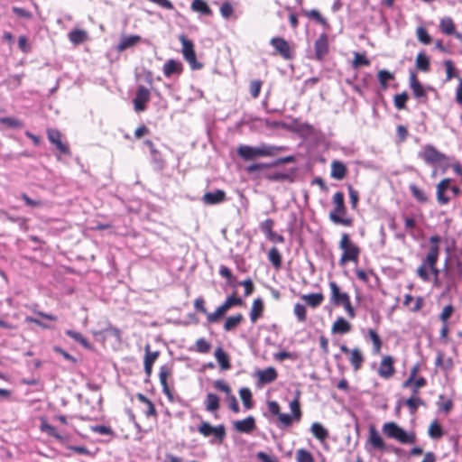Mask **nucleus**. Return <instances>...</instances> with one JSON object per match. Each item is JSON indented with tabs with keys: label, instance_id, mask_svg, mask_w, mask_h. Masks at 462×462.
<instances>
[{
	"label": "nucleus",
	"instance_id": "obj_1",
	"mask_svg": "<svg viewBox=\"0 0 462 462\" xmlns=\"http://www.w3.org/2000/svg\"><path fill=\"white\" fill-rule=\"evenodd\" d=\"M284 150L283 146L261 143L258 146L241 144L237 147V155L244 161H253L261 157H273Z\"/></svg>",
	"mask_w": 462,
	"mask_h": 462
},
{
	"label": "nucleus",
	"instance_id": "obj_2",
	"mask_svg": "<svg viewBox=\"0 0 462 462\" xmlns=\"http://www.w3.org/2000/svg\"><path fill=\"white\" fill-rule=\"evenodd\" d=\"M332 202L334 204V208L328 215L330 221L336 225L351 226L353 225V219L350 217H347V209L345 205L344 194L341 191L336 192L333 195Z\"/></svg>",
	"mask_w": 462,
	"mask_h": 462
},
{
	"label": "nucleus",
	"instance_id": "obj_3",
	"mask_svg": "<svg viewBox=\"0 0 462 462\" xmlns=\"http://www.w3.org/2000/svg\"><path fill=\"white\" fill-rule=\"evenodd\" d=\"M382 430L386 437L393 439L402 444H413L416 441L415 432H407L393 421L384 423Z\"/></svg>",
	"mask_w": 462,
	"mask_h": 462
},
{
	"label": "nucleus",
	"instance_id": "obj_4",
	"mask_svg": "<svg viewBox=\"0 0 462 462\" xmlns=\"http://www.w3.org/2000/svg\"><path fill=\"white\" fill-rule=\"evenodd\" d=\"M418 156L429 165L444 163L445 167L443 171L448 167V157L443 152L438 151L432 144L424 145Z\"/></svg>",
	"mask_w": 462,
	"mask_h": 462
},
{
	"label": "nucleus",
	"instance_id": "obj_5",
	"mask_svg": "<svg viewBox=\"0 0 462 462\" xmlns=\"http://www.w3.org/2000/svg\"><path fill=\"white\" fill-rule=\"evenodd\" d=\"M339 248L343 250V254L339 260V264L344 265L346 262H357L359 248L350 242L347 234H343L339 242Z\"/></svg>",
	"mask_w": 462,
	"mask_h": 462
},
{
	"label": "nucleus",
	"instance_id": "obj_6",
	"mask_svg": "<svg viewBox=\"0 0 462 462\" xmlns=\"http://www.w3.org/2000/svg\"><path fill=\"white\" fill-rule=\"evenodd\" d=\"M179 40L182 45V55L186 61L189 64L192 69H199L202 64L197 61L196 53L194 51V44L190 40H188L184 34L179 36Z\"/></svg>",
	"mask_w": 462,
	"mask_h": 462
},
{
	"label": "nucleus",
	"instance_id": "obj_7",
	"mask_svg": "<svg viewBox=\"0 0 462 462\" xmlns=\"http://www.w3.org/2000/svg\"><path fill=\"white\" fill-rule=\"evenodd\" d=\"M198 431L202 434L204 437H209L210 435H214L217 440L220 442L226 437V429L224 425H218L217 427H213L207 421H203L199 427L198 428Z\"/></svg>",
	"mask_w": 462,
	"mask_h": 462
},
{
	"label": "nucleus",
	"instance_id": "obj_8",
	"mask_svg": "<svg viewBox=\"0 0 462 462\" xmlns=\"http://www.w3.org/2000/svg\"><path fill=\"white\" fill-rule=\"evenodd\" d=\"M214 388L221 391L226 393V400L229 403V408L234 412H239V406L237 403V400L234 394H232V391L230 386L223 380H217L214 382Z\"/></svg>",
	"mask_w": 462,
	"mask_h": 462
},
{
	"label": "nucleus",
	"instance_id": "obj_9",
	"mask_svg": "<svg viewBox=\"0 0 462 462\" xmlns=\"http://www.w3.org/2000/svg\"><path fill=\"white\" fill-rule=\"evenodd\" d=\"M270 43L283 59H292L293 55L291 47L283 38L274 37L271 40Z\"/></svg>",
	"mask_w": 462,
	"mask_h": 462
},
{
	"label": "nucleus",
	"instance_id": "obj_10",
	"mask_svg": "<svg viewBox=\"0 0 462 462\" xmlns=\"http://www.w3.org/2000/svg\"><path fill=\"white\" fill-rule=\"evenodd\" d=\"M47 136L49 141L56 146L60 153L70 154L69 146L61 142V134L58 130L47 129Z\"/></svg>",
	"mask_w": 462,
	"mask_h": 462
},
{
	"label": "nucleus",
	"instance_id": "obj_11",
	"mask_svg": "<svg viewBox=\"0 0 462 462\" xmlns=\"http://www.w3.org/2000/svg\"><path fill=\"white\" fill-rule=\"evenodd\" d=\"M150 99V91L144 86H139L134 99V109L137 112L145 110V104Z\"/></svg>",
	"mask_w": 462,
	"mask_h": 462
},
{
	"label": "nucleus",
	"instance_id": "obj_12",
	"mask_svg": "<svg viewBox=\"0 0 462 462\" xmlns=\"http://www.w3.org/2000/svg\"><path fill=\"white\" fill-rule=\"evenodd\" d=\"M367 442L374 449L381 451H384L386 449V445L383 439L374 425L369 427Z\"/></svg>",
	"mask_w": 462,
	"mask_h": 462
},
{
	"label": "nucleus",
	"instance_id": "obj_13",
	"mask_svg": "<svg viewBox=\"0 0 462 462\" xmlns=\"http://www.w3.org/2000/svg\"><path fill=\"white\" fill-rule=\"evenodd\" d=\"M394 372L393 358L391 356H383L378 368V374L383 378L388 379L393 375Z\"/></svg>",
	"mask_w": 462,
	"mask_h": 462
},
{
	"label": "nucleus",
	"instance_id": "obj_14",
	"mask_svg": "<svg viewBox=\"0 0 462 462\" xmlns=\"http://www.w3.org/2000/svg\"><path fill=\"white\" fill-rule=\"evenodd\" d=\"M410 88L412 90L413 96L418 99H422L423 102L427 100V93L421 83L417 79L415 73L411 72L409 79Z\"/></svg>",
	"mask_w": 462,
	"mask_h": 462
},
{
	"label": "nucleus",
	"instance_id": "obj_15",
	"mask_svg": "<svg viewBox=\"0 0 462 462\" xmlns=\"http://www.w3.org/2000/svg\"><path fill=\"white\" fill-rule=\"evenodd\" d=\"M315 55L321 60L328 52V40L326 33H322L314 43Z\"/></svg>",
	"mask_w": 462,
	"mask_h": 462
},
{
	"label": "nucleus",
	"instance_id": "obj_16",
	"mask_svg": "<svg viewBox=\"0 0 462 462\" xmlns=\"http://www.w3.org/2000/svg\"><path fill=\"white\" fill-rule=\"evenodd\" d=\"M171 368L168 365H162L160 368V383L162 386V392L167 396V398L172 402L173 401V394L171 391L170 390L168 383H167V378L171 376Z\"/></svg>",
	"mask_w": 462,
	"mask_h": 462
},
{
	"label": "nucleus",
	"instance_id": "obj_17",
	"mask_svg": "<svg viewBox=\"0 0 462 462\" xmlns=\"http://www.w3.org/2000/svg\"><path fill=\"white\" fill-rule=\"evenodd\" d=\"M226 195L224 190L216 189L215 191L212 192H206L202 196L201 200L205 205H216L222 203L223 201L226 200Z\"/></svg>",
	"mask_w": 462,
	"mask_h": 462
},
{
	"label": "nucleus",
	"instance_id": "obj_18",
	"mask_svg": "<svg viewBox=\"0 0 462 462\" xmlns=\"http://www.w3.org/2000/svg\"><path fill=\"white\" fill-rule=\"evenodd\" d=\"M450 183L451 180L445 178L437 185V200L441 205H446L449 202V198L445 195V192L450 188Z\"/></svg>",
	"mask_w": 462,
	"mask_h": 462
},
{
	"label": "nucleus",
	"instance_id": "obj_19",
	"mask_svg": "<svg viewBox=\"0 0 462 462\" xmlns=\"http://www.w3.org/2000/svg\"><path fill=\"white\" fill-rule=\"evenodd\" d=\"M234 429L241 433H250L255 429V420L253 416L236 420L233 423Z\"/></svg>",
	"mask_w": 462,
	"mask_h": 462
},
{
	"label": "nucleus",
	"instance_id": "obj_20",
	"mask_svg": "<svg viewBox=\"0 0 462 462\" xmlns=\"http://www.w3.org/2000/svg\"><path fill=\"white\" fill-rule=\"evenodd\" d=\"M183 70V66L181 62L177 61L175 60H168L162 68L163 75L166 78H170L172 75H180Z\"/></svg>",
	"mask_w": 462,
	"mask_h": 462
},
{
	"label": "nucleus",
	"instance_id": "obj_21",
	"mask_svg": "<svg viewBox=\"0 0 462 462\" xmlns=\"http://www.w3.org/2000/svg\"><path fill=\"white\" fill-rule=\"evenodd\" d=\"M329 288L331 291V301L335 305H342L347 299H349V295L346 292L340 291L339 287L335 282H329Z\"/></svg>",
	"mask_w": 462,
	"mask_h": 462
},
{
	"label": "nucleus",
	"instance_id": "obj_22",
	"mask_svg": "<svg viewBox=\"0 0 462 462\" xmlns=\"http://www.w3.org/2000/svg\"><path fill=\"white\" fill-rule=\"evenodd\" d=\"M352 325L343 317H338L332 325L331 332L333 334H347L351 331Z\"/></svg>",
	"mask_w": 462,
	"mask_h": 462
},
{
	"label": "nucleus",
	"instance_id": "obj_23",
	"mask_svg": "<svg viewBox=\"0 0 462 462\" xmlns=\"http://www.w3.org/2000/svg\"><path fill=\"white\" fill-rule=\"evenodd\" d=\"M141 42V37L139 35H124L121 37L119 43L116 46V51L121 52L129 49L138 42Z\"/></svg>",
	"mask_w": 462,
	"mask_h": 462
},
{
	"label": "nucleus",
	"instance_id": "obj_24",
	"mask_svg": "<svg viewBox=\"0 0 462 462\" xmlns=\"http://www.w3.org/2000/svg\"><path fill=\"white\" fill-rule=\"evenodd\" d=\"M346 172L347 169L342 162L335 160L331 162V178L341 180L346 177Z\"/></svg>",
	"mask_w": 462,
	"mask_h": 462
},
{
	"label": "nucleus",
	"instance_id": "obj_25",
	"mask_svg": "<svg viewBox=\"0 0 462 462\" xmlns=\"http://www.w3.org/2000/svg\"><path fill=\"white\" fill-rule=\"evenodd\" d=\"M145 144L149 147L152 156V163L154 164V169L157 171H162L165 166L164 160L160 155V152L155 149L154 144L151 140H146Z\"/></svg>",
	"mask_w": 462,
	"mask_h": 462
},
{
	"label": "nucleus",
	"instance_id": "obj_26",
	"mask_svg": "<svg viewBox=\"0 0 462 462\" xmlns=\"http://www.w3.org/2000/svg\"><path fill=\"white\" fill-rule=\"evenodd\" d=\"M348 356H349V362H350L354 371H358L361 368L362 364L365 361V357H364L362 351L359 348L355 347L351 350V352L349 353Z\"/></svg>",
	"mask_w": 462,
	"mask_h": 462
},
{
	"label": "nucleus",
	"instance_id": "obj_27",
	"mask_svg": "<svg viewBox=\"0 0 462 462\" xmlns=\"http://www.w3.org/2000/svg\"><path fill=\"white\" fill-rule=\"evenodd\" d=\"M263 309L264 305L261 298L254 300L250 310V319L252 323H255L257 319L263 315Z\"/></svg>",
	"mask_w": 462,
	"mask_h": 462
},
{
	"label": "nucleus",
	"instance_id": "obj_28",
	"mask_svg": "<svg viewBox=\"0 0 462 462\" xmlns=\"http://www.w3.org/2000/svg\"><path fill=\"white\" fill-rule=\"evenodd\" d=\"M277 375L278 374H277L275 368H273L272 366L267 367L264 370H260L257 372L258 379L262 383H270L275 381L277 378Z\"/></svg>",
	"mask_w": 462,
	"mask_h": 462
},
{
	"label": "nucleus",
	"instance_id": "obj_29",
	"mask_svg": "<svg viewBox=\"0 0 462 462\" xmlns=\"http://www.w3.org/2000/svg\"><path fill=\"white\" fill-rule=\"evenodd\" d=\"M69 40L74 45H79L85 42L88 39V32L82 29H74L68 34Z\"/></svg>",
	"mask_w": 462,
	"mask_h": 462
},
{
	"label": "nucleus",
	"instance_id": "obj_30",
	"mask_svg": "<svg viewBox=\"0 0 462 462\" xmlns=\"http://www.w3.org/2000/svg\"><path fill=\"white\" fill-rule=\"evenodd\" d=\"M438 259L439 255H436V248L429 250L425 257V263H428L429 269L434 274L435 278H437L439 273V270L437 268Z\"/></svg>",
	"mask_w": 462,
	"mask_h": 462
},
{
	"label": "nucleus",
	"instance_id": "obj_31",
	"mask_svg": "<svg viewBox=\"0 0 462 462\" xmlns=\"http://www.w3.org/2000/svg\"><path fill=\"white\" fill-rule=\"evenodd\" d=\"M300 298L311 308H316V307L319 306L324 300V296L320 292L319 293H311V294H303L300 296Z\"/></svg>",
	"mask_w": 462,
	"mask_h": 462
},
{
	"label": "nucleus",
	"instance_id": "obj_32",
	"mask_svg": "<svg viewBox=\"0 0 462 462\" xmlns=\"http://www.w3.org/2000/svg\"><path fill=\"white\" fill-rule=\"evenodd\" d=\"M215 357L222 370H227L230 368L231 365L229 358L222 347L219 346L216 349Z\"/></svg>",
	"mask_w": 462,
	"mask_h": 462
},
{
	"label": "nucleus",
	"instance_id": "obj_33",
	"mask_svg": "<svg viewBox=\"0 0 462 462\" xmlns=\"http://www.w3.org/2000/svg\"><path fill=\"white\" fill-rule=\"evenodd\" d=\"M205 407L208 411L214 412L219 409V398L217 394L208 393L205 400Z\"/></svg>",
	"mask_w": 462,
	"mask_h": 462
},
{
	"label": "nucleus",
	"instance_id": "obj_34",
	"mask_svg": "<svg viewBox=\"0 0 462 462\" xmlns=\"http://www.w3.org/2000/svg\"><path fill=\"white\" fill-rule=\"evenodd\" d=\"M243 319L244 317L241 313L228 317L225 321L224 329L226 331H231L235 329L243 321Z\"/></svg>",
	"mask_w": 462,
	"mask_h": 462
},
{
	"label": "nucleus",
	"instance_id": "obj_35",
	"mask_svg": "<svg viewBox=\"0 0 462 462\" xmlns=\"http://www.w3.org/2000/svg\"><path fill=\"white\" fill-rule=\"evenodd\" d=\"M310 431L319 440H324L328 437V430L319 422L312 423Z\"/></svg>",
	"mask_w": 462,
	"mask_h": 462
},
{
	"label": "nucleus",
	"instance_id": "obj_36",
	"mask_svg": "<svg viewBox=\"0 0 462 462\" xmlns=\"http://www.w3.org/2000/svg\"><path fill=\"white\" fill-rule=\"evenodd\" d=\"M411 195L420 203L428 202L429 199L425 191L420 189L416 184L411 183L409 186Z\"/></svg>",
	"mask_w": 462,
	"mask_h": 462
},
{
	"label": "nucleus",
	"instance_id": "obj_37",
	"mask_svg": "<svg viewBox=\"0 0 462 462\" xmlns=\"http://www.w3.org/2000/svg\"><path fill=\"white\" fill-rule=\"evenodd\" d=\"M428 434L431 439H438L443 436V430L438 420H433L429 427Z\"/></svg>",
	"mask_w": 462,
	"mask_h": 462
},
{
	"label": "nucleus",
	"instance_id": "obj_38",
	"mask_svg": "<svg viewBox=\"0 0 462 462\" xmlns=\"http://www.w3.org/2000/svg\"><path fill=\"white\" fill-rule=\"evenodd\" d=\"M268 260L276 269L282 266V255L276 247H272L268 252Z\"/></svg>",
	"mask_w": 462,
	"mask_h": 462
},
{
	"label": "nucleus",
	"instance_id": "obj_39",
	"mask_svg": "<svg viewBox=\"0 0 462 462\" xmlns=\"http://www.w3.org/2000/svg\"><path fill=\"white\" fill-rule=\"evenodd\" d=\"M416 68L421 71H429L430 69V59L423 53L420 52L416 57Z\"/></svg>",
	"mask_w": 462,
	"mask_h": 462
},
{
	"label": "nucleus",
	"instance_id": "obj_40",
	"mask_svg": "<svg viewBox=\"0 0 462 462\" xmlns=\"http://www.w3.org/2000/svg\"><path fill=\"white\" fill-rule=\"evenodd\" d=\"M191 9L206 15H209L211 14L210 8L203 0H193L191 3Z\"/></svg>",
	"mask_w": 462,
	"mask_h": 462
},
{
	"label": "nucleus",
	"instance_id": "obj_41",
	"mask_svg": "<svg viewBox=\"0 0 462 462\" xmlns=\"http://www.w3.org/2000/svg\"><path fill=\"white\" fill-rule=\"evenodd\" d=\"M377 78L380 82L381 88L385 90L388 88L387 81L393 80L394 79V75L386 69H381L377 73Z\"/></svg>",
	"mask_w": 462,
	"mask_h": 462
},
{
	"label": "nucleus",
	"instance_id": "obj_42",
	"mask_svg": "<svg viewBox=\"0 0 462 462\" xmlns=\"http://www.w3.org/2000/svg\"><path fill=\"white\" fill-rule=\"evenodd\" d=\"M368 336L373 343V351L374 354H379L382 347V339L380 338L379 335L376 333L374 329L368 330Z\"/></svg>",
	"mask_w": 462,
	"mask_h": 462
},
{
	"label": "nucleus",
	"instance_id": "obj_43",
	"mask_svg": "<svg viewBox=\"0 0 462 462\" xmlns=\"http://www.w3.org/2000/svg\"><path fill=\"white\" fill-rule=\"evenodd\" d=\"M440 30L443 33L450 35L455 32V25L451 18L446 17L440 21Z\"/></svg>",
	"mask_w": 462,
	"mask_h": 462
},
{
	"label": "nucleus",
	"instance_id": "obj_44",
	"mask_svg": "<svg viewBox=\"0 0 462 462\" xmlns=\"http://www.w3.org/2000/svg\"><path fill=\"white\" fill-rule=\"evenodd\" d=\"M66 335L69 336V337L73 338L75 341L79 342L81 346H83L84 347L86 348H89L90 347V344L88 343V341L87 340V338H85L83 337V335L79 332H76L74 330H66Z\"/></svg>",
	"mask_w": 462,
	"mask_h": 462
},
{
	"label": "nucleus",
	"instance_id": "obj_45",
	"mask_svg": "<svg viewBox=\"0 0 462 462\" xmlns=\"http://www.w3.org/2000/svg\"><path fill=\"white\" fill-rule=\"evenodd\" d=\"M239 394L241 397V400L244 403V406L246 409H251L253 407V402H252V393L248 388H241L239 391Z\"/></svg>",
	"mask_w": 462,
	"mask_h": 462
},
{
	"label": "nucleus",
	"instance_id": "obj_46",
	"mask_svg": "<svg viewBox=\"0 0 462 462\" xmlns=\"http://www.w3.org/2000/svg\"><path fill=\"white\" fill-rule=\"evenodd\" d=\"M41 430L44 432H47L50 436L55 438L56 439L63 442L64 438L57 431V430L47 422H42L41 424Z\"/></svg>",
	"mask_w": 462,
	"mask_h": 462
},
{
	"label": "nucleus",
	"instance_id": "obj_47",
	"mask_svg": "<svg viewBox=\"0 0 462 462\" xmlns=\"http://www.w3.org/2000/svg\"><path fill=\"white\" fill-rule=\"evenodd\" d=\"M295 458L297 462H314L312 454L305 448L298 449L296 451Z\"/></svg>",
	"mask_w": 462,
	"mask_h": 462
},
{
	"label": "nucleus",
	"instance_id": "obj_48",
	"mask_svg": "<svg viewBox=\"0 0 462 462\" xmlns=\"http://www.w3.org/2000/svg\"><path fill=\"white\" fill-rule=\"evenodd\" d=\"M405 403L411 410V413H414L418 410L419 406L425 405V402L423 400H421L419 397H414V396H411L409 399H407Z\"/></svg>",
	"mask_w": 462,
	"mask_h": 462
},
{
	"label": "nucleus",
	"instance_id": "obj_49",
	"mask_svg": "<svg viewBox=\"0 0 462 462\" xmlns=\"http://www.w3.org/2000/svg\"><path fill=\"white\" fill-rule=\"evenodd\" d=\"M226 313V310L225 309H223L220 305L218 308H217V310L214 312L207 314V320L208 323H216Z\"/></svg>",
	"mask_w": 462,
	"mask_h": 462
},
{
	"label": "nucleus",
	"instance_id": "obj_50",
	"mask_svg": "<svg viewBox=\"0 0 462 462\" xmlns=\"http://www.w3.org/2000/svg\"><path fill=\"white\" fill-rule=\"evenodd\" d=\"M290 408H291V411L292 418L295 420L299 421L300 420V417H301V411H300V402H299V398L298 397L294 398L290 402Z\"/></svg>",
	"mask_w": 462,
	"mask_h": 462
},
{
	"label": "nucleus",
	"instance_id": "obj_51",
	"mask_svg": "<svg viewBox=\"0 0 462 462\" xmlns=\"http://www.w3.org/2000/svg\"><path fill=\"white\" fill-rule=\"evenodd\" d=\"M242 304H243V300L240 298L236 297L235 295H231L226 299V300L221 305V307L227 311L233 306H237V305H242Z\"/></svg>",
	"mask_w": 462,
	"mask_h": 462
},
{
	"label": "nucleus",
	"instance_id": "obj_52",
	"mask_svg": "<svg viewBox=\"0 0 462 462\" xmlns=\"http://www.w3.org/2000/svg\"><path fill=\"white\" fill-rule=\"evenodd\" d=\"M408 100V94L404 91L394 96L393 103L397 109H404Z\"/></svg>",
	"mask_w": 462,
	"mask_h": 462
},
{
	"label": "nucleus",
	"instance_id": "obj_53",
	"mask_svg": "<svg viewBox=\"0 0 462 462\" xmlns=\"http://www.w3.org/2000/svg\"><path fill=\"white\" fill-rule=\"evenodd\" d=\"M0 123L10 128H22L23 126V123L14 117H2L0 118Z\"/></svg>",
	"mask_w": 462,
	"mask_h": 462
},
{
	"label": "nucleus",
	"instance_id": "obj_54",
	"mask_svg": "<svg viewBox=\"0 0 462 462\" xmlns=\"http://www.w3.org/2000/svg\"><path fill=\"white\" fill-rule=\"evenodd\" d=\"M418 40L423 44H429L431 42V37L429 35L427 30L424 27H419L416 30Z\"/></svg>",
	"mask_w": 462,
	"mask_h": 462
},
{
	"label": "nucleus",
	"instance_id": "obj_55",
	"mask_svg": "<svg viewBox=\"0 0 462 462\" xmlns=\"http://www.w3.org/2000/svg\"><path fill=\"white\" fill-rule=\"evenodd\" d=\"M294 314L295 316L297 317L298 320L300 321V322H304L307 319V315H306V308L304 305L302 304H300V303H296L294 305Z\"/></svg>",
	"mask_w": 462,
	"mask_h": 462
},
{
	"label": "nucleus",
	"instance_id": "obj_56",
	"mask_svg": "<svg viewBox=\"0 0 462 462\" xmlns=\"http://www.w3.org/2000/svg\"><path fill=\"white\" fill-rule=\"evenodd\" d=\"M144 350H145V356H144L143 363H146V364L149 363L150 365H153V363L155 362V360L157 359V357L159 356V352L158 351L151 352L150 345H146L144 347Z\"/></svg>",
	"mask_w": 462,
	"mask_h": 462
},
{
	"label": "nucleus",
	"instance_id": "obj_57",
	"mask_svg": "<svg viewBox=\"0 0 462 462\" xmlns=\"http://www.w3.org/2000/svg\"><path fill=\"white\" fill-rule=\"evenodd\" d=\"M370 64L369 60L366 58L365 54H361L358 52L355 53L353 65L354 67H360V66H368Z\"/></svg>",
	"mask_w": 462,
	"mask_h": 462
},
{
	"label": "nucleus",
	"instance_id": "obj_58",
	"mask_svg": "<svg viewBox=\"0 0 462 462\" xmlns=\"http://www.w3.org/2000/svg\"><path fill=\"white\" fill-rule=\"evenodd\" d=\"M455 309L451 304H448L445 306L439 314V319L442 323H448V319L451 317L453 314Z\"/></svg>",
	"mask_w": 462,
	"mask_h": 462
},
{
	"label": "nucleus",
	"instance_id": "obj_59",
	"mask_svg": "<svg viewBox=\"0 0 462 462\" xmlns=\"http://www.w3.org/2000/svg\"><path fill=\"white\" fill-rule=\"evenodd\" d=\"M427 268H429L428 263H425V258L422 261V263L416 270L417 275L425 282L430 280L429 273L427 272Z\"/></svg>",
	"mask_w": 462,
	"mask_h": 462
},
{
	"label": "nucleus",
	"instance_id": "obj_60",
	"mask_svg": "<svg viewBox=\"0 0 462 462\" xmlns=\"http://www.w3.org/2000/svg\"><path fill=\"white\" fill-rule=\"evenodd\" d=\"M304 13L308 17L316 20L319 23L327 25V20L321 16L318 10L313 9L310 11H305Z\"/></svg>",
	"mask_w": 462,
	"mask_h": 462
},
{
	"label": "nucleus",
	"instance_id": "obj_61",
	"mask_svg": "<svg viewBox=\"0 0 462 462\" xmlns=\"http://www.w3.org/2000/svg\"><path fill=\"white\" fill-rule=\"evenodd\" d=\"M211 345L205 338H199L196 341V350L199 353L209 352Z\"/></svg>",
	"mask_w": 462,
	"mask_h": 462
},
{
	"label": "nucleus",
	"instance_id": "obj_62",
	"mask_svg": "<svg viewBox=\"0 0 462 462\" xmlns=\"http://www.w3.org/2000/svg\"><path fill=\"white\" fill-rule=\"evenodd\" d=\"M220 13L224 18L227 19L233 14L234 8L230 3L225 2L220 6Z\"/></svg>",
	"mask_w": 462,
	"mask_h": 462
},
{
	"label": "nucleus",
	"instance_id": "obj_63",
	"mask_svg": "<svg viewBox=\"0 0 462 462\" xmlns=\"http://www.w3.org/2000/svg\"><path fill=\"white\" fill-rule=\"evenodd\" d=\"M274 222L273 219H266L263 222L261 223L260 228L261 230L266 235V237L271 235L273 231Z\"/></svg>",
	"mask_w": 462,
	"mask_h": 462
},
{
	"label": "nucleus",
	"instance_id": "obj_64",
	"mask_svg": "<svg viewBox=\"0 0 462 462\" xmlns=\"http://www.w3.org/2000/svg\"><path fill=\"white\" fill-rule=\"evenodd\" d=\"M262 87V81L253 80L250 83V93L254 98L258 97Z\"/></svg>",
	"mask_w": 462,
	"mask_h": 462
}]
</instances>
